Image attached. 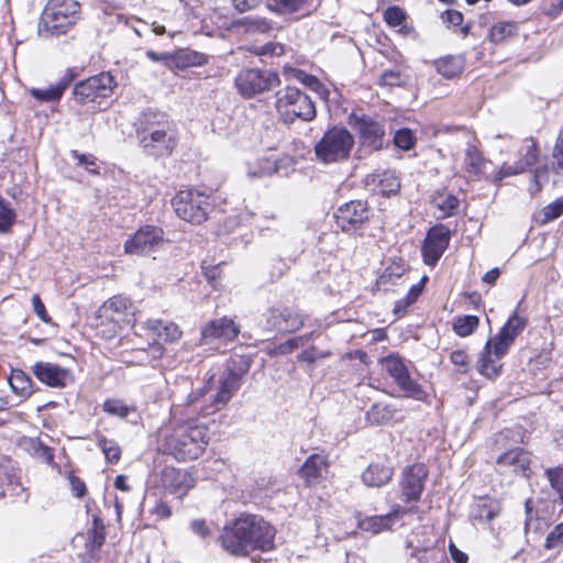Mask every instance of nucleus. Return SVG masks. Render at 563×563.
Here are the masks:
<instances>
[{
	"label": "nucleus",
	"mask_w": 563,
	"mask_h": 563,
	"mask_svg": "<svg viewBox=\"0 0 563 563\" xmlns=\"http://www.w3.org/2000/svg\"><path fill=\"white\" fill-rule=\"evenodd\" d=\"M16 213L10 203L0 196V233L10 232L15 222Z\"/></svg>",
	"instance_id": "37998d69"
},
{
	"label": "nucleus",
	"mask_w": 563,
	"mask_h": 563,
	"mask_svg": "<svg viewBox=\"0 0 563 563\" xmlns=\"http://www.w3.org/2000/svg\"><path fill=\"white\" fill-rule=\"evenodd\" d=\"M354 128L363 146H368L372 150H379L383 146L385 131L379 122L368 117H362L356 119Z\"/></svg>",
	"instance_id": "4be33fe9"
},
{
	"label": "nucleus",
	"mask_w": 563,
	"mask_h": 563,
	"mask_svg": "<svg viewBox=\"0 0 563 563\" xmlns=\"http://www.w3.org/2000/svg\"><path fill=\"white\" fill-rule=\"evenodd\" d=\"M552 157L553 164H556L559 169H563V129L559 132L556 143L552 152Z\"/></svg>",
	"instance_id": "0e129e2a"
},
{
	"label": "nucleus",
	"mask_w": 563,
	"mask_h": 563,
	"mask_svg": "<svg viewBox=\"0 0 563 563\" xmlns=\"http://www.w3.org/2000/svg\"><path fill=\"white\" fill-rule=\"evenodd\" d=\"M16 484H19V476L12 461L7 457H0V498L8 490L13 493Z\"/></svg>",
	"instance_id": "2f4dec72"
},
{
	"label": "nucleus",
	"mask_w": 563,
	"mask_h": 563,
	"mask_svg": "<svg viewBox=\"0 0 563 563\" xmlns=\"http://www.w3.org/2000/svg\"><path fill=\"white\" fill-rule=\"evenodd\" d=\"M335 219L338 225L343 231L357 229L361 224L369 219V209L367 207V202L362 200H352L344 203L338 209Z\"/></svg>",
	"instance_id": "dca6fc26"
},
{
	"label": "nucleus",
	"mask_w": 563,
	"mask_h": 563,
	"mask_svg": "<svg viewBox=\"0 0 563 563\" xmlns=\"http://www.w3.org/2000/svg\"><path fill=\"white\" fill-rule=\"evenodd\" d=\"M382 365L407 397L418 400L423 398V390L420 385L410 377L408 368L400 357L394 355L387 356L382 360Z\"/></svg>",
	"instance_id": "9b49d317"
},
{
	"label": "nucleus",
	"mask_w": 563,
	"mask_h": 563,
	"mask_svg": "<svg viewBox=\"0 0 563 563\" xmlns=\"http://www.w3.org/2000/svg\"><path fill=\"white\" fill-rule=\"evenodd\" d=\"M492 163L485 159L475 145L468 144L465 150L464 166L466 172L474 176L488 175V166Z\"/></svg>",
	"instance_id": "c85d7f7f"
},
{
	"label": "nucleus",
	"mask_w": 563,
	"mask_h": 563,
	"mask_svg": "<svg viewBox=\"0 0 563 563\" xmlns=\"http://www.w3.org/2000/svg\"><path fill=\"white\" fill-rule=\"evenodd\" d=\"M478 324V317L466 314L454 319L453 330L459 336L464 338L471 335L477 329Z\"/></svg>",
	"instance_id": "58836bf2"
},
{
	"label": "nucleus",
	"mask_w": 563,
	"mask_h": 563,
	"mask_svg": "<svg viewBox=\"0 0 563 563\" xmlns=\"http://www.w3.org/2000/svg\"><path fill=\"white\" fill-rule=\"evenodd\" d=\"M131 310L130 301L122 296H113L98 309L97 320L99 325L108 324L110 327L109 333L115 334L122 329L123 323H129V311Z\"/></svg>",
	"instance_id": "9d476101"
},
{
	"label": "nucleus",
	"mask_w": 563,
	"mask_h": 563,
	"mask_svg": "<svg viewBox=\"0 0 563 563\" xmlns=\"http://www.w3.org/2000/svg\"><path fill=\"white\" fill-rule=\"evenodd\" d=\"M409 510L396 506L389 514L384 516H371L360 522V527L364 531L374 534L391 529L399 519Z\"/></svg>",
	"instance_id": "393cba45"
},
{
	"label": "nucleus",
	"mask_w": 563,
	"mask_h": 563,
	"mask_svg": "<svg viewBox=\"0 0 563 563\" xmlns=\"http://www.w3.org/2000/svg\"><path fill=\"white\" fill-rule=\"evenodd\" d=\"M73 157L77 159L75 168H84L89 174L96 175L98 174V167L96 163V158L92 155L78 154L76 151H73Z\"/></svg>",
	"instance_id": "864d4df0"
},
{
	"label": "nucleus",
	"mask_w": 563,
	"mask_h": 563,
	"mask_svg": "<svg viewBox=\"0 0 563 563\" xmlns=\"http://www.w3.org/2000/svg\"><path fill=\"white\" fill-rule=\"evenodd\" d=\"M172 205L180 219L192 224L206 221L211 207L209 197L194 189L178 191Z\"/></svg>",
	"instance_id": "423d86ee"
},
{
	"label": "nucleus",
	"mask_w": 563,
	"mask_h": 563,
	"mask_svg": "<svg viewBox=\"0 0 563 563\" xmlns=\"http://www.w3.org/2000/svg\"><path fill=\"white\" fill-rule=\"evenodd\" d=\"M146 56L152 62H162L168 67H172V64L174 63V56L169 53H156L154 51L148 49L146 52Z\"/></svg>",
	"instance_id": "774afa93"
},
{
	"label": "nucleus",
	"mask_w": 563,
	"mask_h": 563,
	"mask_svg": "<svg viewBox=\"0 0 563 563\" xmlns=\"http://www.w3.org/2000/svg\"><path fill=\"white\" fill-rule=\"evenodd\" d=\"M147 329L163 342H175L180 339L181 331L174 322L162 320H148Z\"/></svg>",
	"instance_id": "7c9ffc66"
},
{
	"label": "nucleus",
	"mask_w": 563,
	"mask_h": 563,
	"mask_svg": "<svg viewBox=\"0 0 563 563\" xmlns=\"http://www.w3.org/2000/svg\"><path fill=\"white\" fill-rule=\"evenodd\" d=\"M353 145V135L345 128L334 126L316 144L314 154L323 164L341 163L349 158Z\"/></svg>",
	"instance_id": "39448f33"
},
{
	"label": "nucleus",
	"mask_w": 563,
	"mask_h": 563,
	"mask_svg": "<svg viewBox=\"0 0 563 563\" xmlns=\"http://www.w3.org/2000/svg\"><path fill=\"white\" fill-rule=\"evenodd\" d=\"M279 84V77L275 71L258 68L242 69L234 79L235 88L244 98L272 90Z\"/></svg>",
	"instance_id": "0eeeda50"
},
{
	"label": "nucleus",
	"mask_w": 563,
	"mask_h": 563,
	"mask_svg": "<svg viewBox=\"0 0 563 563\" xmlns=\"http://www.w3.org/2000/svg\"><path fill=\"white\" fill-rule=\"evenodd\" d=\"M252 360L246 356H238L231 360L228 365V373L236 376L242 382V377L250 371Z\"/></svg>",
	"instance_id": "de8ad7c7"
},
{
	"label": "nucleus",
	"mask_w": 563,
	"mask_h": 563,
	"mask_svg": "<svg viewBox=\"0 0 563 563\" xmlns=\"http://www.w3.org/2000/svg\"><path fill=\"white\" fill-rule=\"evenodd\" d=\"M34 374L37 379L51 387L64 386L68 376V372L66 369H62L51 363L35 364Z\"/></svg>",
	"instance_id": "a878e982"
},
{
	"label": "nucleus",
	"mask_w": 563,
	"mask_h": 563,
	"mask_svg": "<svg viewBox=\"0 0 563 563\" xmlns=\"http://www.w3.org/2000/svg\"><path fill=\"white\" fill-rule=\"evenodd\" d=\"M103 409L111 416L120 418L126 417L134 408L129 407L124 401L119 399H109L103 404Z\"/></svg>",
	"instance_id": "8fccbe9b"
},
{
	"label": "nucleus",
	"mask_w": 563,
	"mask_h": 563,
	"mask_svg": "<svg viewBox=\"0 0 563 563\" xmlns=\"http://www.w3.org/2000/svg\"><path fill=\"white\" fill-rule=\"evenodd\" d=\"M205 60L202 54L196 52L180 53L174 57V62L177 66L187 67L192 65H200Z\"/></svg>",
	"instance_id": "13d9d810"
},
{
	"label": "nucleus",
	"mask_w": 563,
	"mask_h": 563,
	"mask_svg": "<svg viewBox=\"0 0 563 563\" xmlns=\"http://www.w3.org/2000/svg\"><path fill=\"white\" fill-rule=\"evenodd\" d=\"M311 0H267V8L279 14L308 11Z\"/></svg>",
	"instance_id": "72a5a7b5"
},
{
	"label": "nucleus",
	"mask_w": 563,
	"mask_h": 563,
	"mask_svg": "<svg viewBox=\"0 0 563 563\" xmlns=\"http://www.w3.org/2000/svg\"><path fill=\"white\" fill-rule=\"evenodd\" d=\"M309 340V335H300L291 338L278 345H276L271 354L272 355H286L295 351L296 349L303 346Z\"/></svg>",
	"instance_id": "a18cd8bd"
},
{
	"label": "nucleus",
	"mask_w": 563,
	"mask_h": 563,
	"mask_svg": "<svg viewBox=\"0 0 563 563\" xmlns=\"http://www.w3.org/2000/svg\"><path fill=\"white\" fill-rule=\"evenodd\" d=\"M434 65L437 71L448 79L459 76L464 67L463 60L455 56L440 58L434 63Z\"/></svg>",
	"instance_id": "c9c22d12"
},
{
	"label": "nucleus",
	"mask_w": 563,
	"mask_h": 563,
	"mask_svg": "<svg viewBox=\"0 0 563 563\" xmlns=\"http://www.w3.org/2000/svg\"><path fill=\"white\" fill-rule=\"evenodd\" d=\"M209 384L206 383L202 387L192 390L186 398V405L191 407L195 406L208 391Z\"/></svg>",
	"instance_id": "69168bd1"
},
{
	"label": "nucleus",
	"mask_w": 563,
	"mask_h": 563,
	"mask_svg": "<svg viewBox=\"0 0 563 563\" xmlns=\"http://www.w3.org/2000/svg\"><path fill=\"white\" fill-rule=\"evenodd\" d=\"M188 529L203 542H207L213 536V523L202 518L190 520Z\"/></svg>",
	"instance_id": "79ce46f5"
},
{
	"label": "nucleus",
	"mask_w": 563,
	"mask_h": 563,
	"mask_svg": "<svg viewBox=\"0 0 563 563\" xmlns=\"http://www.w3.org/2000/svg\"><path fill=\"white\" fill-rule=\"evenodd\" d=\"M563 545V522L555 526L545 539L547 549H555Z\"/></svg>",
	"instance_id": "052dcab7"
},
{
	"label": "nucleus",
	"mask_w": 563,
	"mask_h": 563,
	"mask_svg": "<svg viewBox=\"0 0 563 563\" xmlns=\"http://www.w3.org/2000/svg\"><path fill=\"white\" fill-rule=\"evenodd\" d=\"M393 475V467L383 463H372L363 472L362 481L368 487H382L390 482Z\"/></svg>",
	"instance_id": "bb28decb"
},
{
	"label": "nucleus",
	"mask_w": 563,
	"mask_h": 563,
	"mask_svg": "<svg viewBox=\"0 0 563 563\" xmlns=\"http://www.w3.org/2000/svg\"><path fill=\"white\" fill-rule=\"evenodd\" d=\"M563 214V196L547 205L534 214V220L544 225Z\"/></svg>",
	"instance_id": "4c0bfd02"
},
{
	"label": "nucleus",
	"mask_w": 563,
	"mask_h": 563,
	"mask_svg": "<svg viewBox=\"0 0 563 563\" xmlns=\"http://www.w3.org/2000/svg\"><path fill=\"white\" fill-rule=\"evenodd\" d=\"M240 330L232 319L227 317L216 319L202 329L201 339L208 344L212 341L230 342L233 341Z\"/></svg>",
	"instance_id": "6ab92c4d"
},
{
	"label": "nucleus",
	"mask_w": 563,
	"mask_h": 563,
	"mask_svg": "<svg viewBox=\"0 0 563 563\" xmlns=\"http://www.w3.org/2000/svg\"><path fill=\"white\" fill-rule=\"evenodd\" d=\"M164 243V230L157 225L145 224L124 242V251L130 255L146 256L159 250Z\"/></svg>",
	"instance_id": "6e6552de"
},
{
	"label": "nucleus",
	"mask_w": 563,
	"mask_h": 563,
	"mask_svg": "<svg viewBox=\"0 0 563 563\" xmlns=\"http://www.w3.org/2000/svg\"><path fill=\"white\" fill-rule=\"evenodd\" d=\"M432 206L440 211L441 218L453 216L459 208L460 200L456 196L445 191H438L431 200Z\"/></svg>",
	"instance_id": "473e14b6"
},
{
	"label": "nucleus",
	"mask_w": 563,
	"mask_h": 563,
	"mask_svg": "<svg viewBox=\"0 0 563 563\" xmlns=\"http://www.w3.org/2000/svg\"><path fill=\"white\" fill-rule=\"evenodd\" d=\"M276 110L286 124L297 119L311 121L316 118V107L311 98L295 87H286L276 93Z\"/></svg>",
	"instance_id": "20e7f679"
},
{
	"label": "nucleus",
	"mask_w": 563,
	"mask_h": 563,
	"mask_svg": "<svg viewBox=\"0 0 563 563\" xmlns=\"http://www.w3.org/2000/svg\"><path fill=\"white\" fill-rule=\"evenodd\" d=\"M241 24L245 27L246 32L250 33H267L272 30V24L264 18H250L246 16L242 20Z\"/></svg>",
	"instance_id": "09e8293b"
},
{
	"label": "nucleus",
	"mask_w": 563,
	"mask_h": 563,
	"mask_svg": "<svg viewBox=\"0 0 563 563\" xmlns=\"http://www.w3.org/2000/svg\"><path fill=\"white\" fill-rule=\"evenodd\" d=\"M427 477L428 468L422 463L413 464L404 471L400 487L406 503H416L420 499Z\"/></svg>",
	"instance_id": "4468645a"
},
{
	"label": "nucleus",
	"mask_w": 563,
	"mask_h": 563,
	"mask_svg": "<svg viewBox=\"0 0 563 563\" xmlns=\"http://www.w3.org/2000/svg\"><path fill=\"white\" fill-rule=\"evenodd\" d=\"M409 77L397 70V69H388L385 70L380 76V84L387 87H402L408 84Z\"/></svg>",
	"instance_id": "49530a36"
},
{
	"label": "nucleus",
	"mask_w": 563,
	"mask_h": 563,
	"mask_svg": "<svg viewBox=\"0 0 563 563\" xmlns=\"http://www.w3.org/2000/svg\"><path fill=\"white\" fill-rule=\"evenodd\" d=\"M527 327V319L514 312L499 332L489 339L478 360L481 375L494 379L500 375L503 363L499 361L508 353L516 338Z\"/></svg>",
	"instance_id": "f03ea898"
},
{
	"label": "nucleus",
	"mask_w": 563,
	"mask_h": 563,
	"mask_svg": "<svg viewBox=\"0 0 563 563\" xmlns=\"http://www.w3.org/2000/svg\"><path fill=\"white\" fill-rule=\"evenodd\" d=\"M285 74L287 75L288 78H295L298 81L311 88H314L319 85V80L314 76L306 74L300 69L285 67Z\"/></svg>",
	"instance_id": "5fc2aeb1"
},
{
	"label": "nucleus",
	"mask_w": 563,
	"mask_h": 563,
	"mask_svg": "<svg viewBox=\"0 0 563 563\" xmlns=\"http://www.w3.org/2000/svg\"><path fill=\"white\" fill-rule=\"evenodd\" d=\"M242 382L236 376L227 373V375L220 379V386L217 395L213 398L211 406L201 408L203 415L213 413L225 406L232 398V396L240 389Z\"/></svg>",
	"instance_id": "b1692460"
},
{
	"label": "nucleus",
	"mask_w": 563,
	"mask_h": 563,
	"mask_svg": "<svg viewBox=\"0 0 563 563\" xmlns=\"http://www.w3.org/2000/svg\"><path fill=\"white\" fill-rule=\"evenodd\" d=\"M162 483L164 488L177 498L186 496L196 484L194 477L188 472L174 467H167L163 471Z\"/></svg>",
	"instance_id": "412c9836"
},
{
	"label": "nucleus",
	"mask_w": 563,
	"mask_h": 563,
	"mask_svg": "<svg viewBox=\"0 0 563 563\" xmlns=\"http://www.w3.org/2000/svg\"><path fill=\"white\" fill-rule=\"evenodd\" d=\"M137 140L146 155L158 158L173 153L178 143V132L176 128L154 131V133L140 136Z\"/></svg>",
	"instance_id": "ddd939ff"
},
{
	"label": "nucleus",
	"mask_w": 563,
	"mask_h": 563,
	"mask_svg": "<svg viewBox=\"0 0 563 563\" xmlns=\"http://www.w3.org/2000/svg\"><path fill=\"white\" fill-rule=\"evenodd\" d=\"M518 34V25L515 22H497L489 31L488 38L495 44L505 42Z\"/></svg>",
	"instance_id": "e433bc0d"
},
{
	"label": "nucleus",
	"mask_w": 563,
	"mask_h": 563,
	"mask_svg": "<svg viewBox=\"0 0 563 563\" xmlns=\"http://www.w3.org/2000/svg\"><path fill=\"white\" fill-rule=\"evenodd\" d=\"M521 158L514 164H504L497 172L495 180L500 181L505 177L523 173L538 161L537 150L533 143H526L520 148Z\"/></svg>",
	"instance_id": "5701e85b"
},
{
	"label": "nucleus",
	"mask_w": 563,
	"mask_h": 563,
	"mask_svg": "<svg viewBox=\"0 0 563 563\" xmlns=\"http://www.w3.org/2000/svg\"><path fill=\"white\" fill-rule=\"evenodd\" d=\"M92 522H93V529H92V541L95 545L101 547L104 542V526L101 521V519L96 515L92 514Z\"/></svg>",
	"instance_id": "680f3d73"
},
{
	"label": "nucleus",
	"mask_w": 563,
	"mask_h": 563,
	"mask_svg": "<svg viewBox=\"0 0 563 563\" xmlns=\"http://www.w3.org/2000/svg\"><path fill=\"white\" fill-rule=\"evenodd\" d=\"M400 188L398 178L391 173H385L379 180V190L383 195L396 194Z\"/></svg>",
	"instance_id": "4d7b16f0"
},
{
	"label": "nucleus",
	"mask_w": 563,
	"mask_h": 563,
	"mask_svg": "<svg viewBox=\"0 0 563 563\" xmlns=\"http://www.w3.org/2000/svg\"><path fill=\"white\" fill-rule=\"evenodd\" d=\"M277 172V167L269 159H262L257 163L256 166L249 168V176L252 178H262L265 176H271L272 174Z\"/></svg>",
	"instance_id": "3c124183"
},
{
	"label": "nucleus",
	"mask_w": 563,
	"mask_h": 563,
	"mask_svg": "<svg viewBox=\"0 0 563 563\" xmlns=\"http://www.w3.org/2000/svg\"><path fill=\"white\" fill-rule=\"evenodd\" d=\"M266 324L282 333H292L305 325L303 316L289 307L271 308L267 312Z\"/></svg>",
	"instance_id": "2eb2a0df"
},
{
	"label": "nucleus",
	"mask_w": 563,
	"mask_h": 563,
	"mask_svg": "<svg viewBox=\"0 0 563 563\" xmlns=\"http://www.w3.org/2000/svg\"><path fill=\"white\" fill-rule=\"evenodd\" d=\"M70 85V70L68 69L64 77L58 81V84L51 86L45 89L32 88L30 89V93L32 97L41 102H53L57 101L62 98L65 90Z\"/></svg>",
	"instance_id": "cd10ccee"
},
{
	"label": "nucleus",
	"mask_w": 563,
	"mask_h": 563,
	"mask_svg": "<svg viewBox=\"0 0 563 563\" xmlns=\"http://www.w3.org/2000/svg\"><path fill=\"white\" fill-rule=\"evenodd\" d=\"M450 241L449 231L444 227H433L427 233L422 245V256L427 265L433 266L446 250Z\"/></svg>",
	"instance_id": "f3484780"
},
{
	"label": "nucleus",
	"mask_w": 563,
	"mask_h": 563,
	"mask_svg": "<svg viewBox=\"0 0 563 563\" xmlns=\"http://www.w3.org/2000/svg\"><path fill=\"white\" fill-rule=\"evenodd\" d=\"M69 0H49L42 13L41 23L53 35L66 34L70 26Z\"/></svg>",
	"instance_id": "f8f14e48"
},
{
	"label": "nucleus",
	"mask_w": 563,
	"mask_h": 563,
	"mask_svg": "<svg viewBox=\"0 0 563 563\" xmlns=\"http://www.w3.org/2000/svg\"><path fill=\"white\" fill-rule=\"evenodd\" d=\"M208 442L209 435L205 426L181 424L166 435L164 448L176 460L186 461L199 457Z\"/></svg>",
	"instance_id": "7ed1b4c3"
},
{
	"label": "nucleus",
	"mask_w": 563,
	"mask_h": 563,
	"mask_svg": "<svg viewBox=\"0 0 563 563\" xmlns=\"http://www.w3.org/2000/svg\"><path fill=\"white\" fill-rule=\"evenodd\" d=\"M415 136L411 130L400 129L394 136V143L397 147L408 151L415 145Z\"/></svg>",
	"instance_id": "6e6d98bb"
},
{
	"label": "nucleus",
	"mask_w": 563,
	"mask_h": 563,
	"mask_svg": "<svg viewBox=\"0 0 563 563\" xmlns=\"http://www.w3.org/2000/svg\"><path fill=\"white\" fill-rule=\"evenodd\" d=\"M275 536V528L262 516L243 512L223 527L219 540L231 555L247 556L254 551H272Z\"/></svg>",
	"instance_id": "f257e3e1"
},
{
	"label": "nucleus",
	"mask_w": 563,
	"mask_h": 563,
	"mask_svg": "<svg viewBox=\"0 0 563 563\" xmlns=\"http://www.w3.org/2000/svg\"><path fill=\"white\" fill-rule=\"evenodd\" d=\"M257 55L280 56L284 54V46L279 43H266L256 48Z\"/></svg>",
	"instance_id": "e2e57ef3"
},
{
	"label": "nucleus",
	"mask_w": 563,
	"mask_h": 563,
	"mask_svg": "<svg viewBox=\"0 0 563 563\" xmlns=\"http://www.w3.org/2000/svg\"><path fill=\"white\" fill-rule=\"evenodd\" d=\"M406 19V14L402 9L397 5H393L386 9L384 12V20L390 26H399Z\"/></svg>",
	"instance_id": "bf43d9fd"
},
{
	"label": "nucleus",
	"mask_w": 563,
	"mask_h": 563,
	"mask_svg": "<svg viewBox=\"0 0 563 563\" xmlns=\"http://www.w3.org/2000/svg\"><path fill=\"white\" fill-rule=\"evenodd\" d=\"M545 475L551 487L563 499V467L547 468Z\"/></svg>",
	"instance_id": "603ef678"
},
{
	"label": "nucleus",
	"mask_w": 563,
	"mask_h": 563,
	"mask_svg": "<svg viewBox=\"0 0 563 563\" xmlns=\"http://www.w3.org/2000/svg\"><path fill=\"white\" fill-rule=\"evenodd\" d=\"M114 86L113 77L109 73H101L76 84L73 99L80 103H95L99 99L108 98Z\"/></svg>",
	"instance_id": "1a4fd4ad"
},
{
	"label": "nucleus",
	"mask_w": 563,
	"mask_h": 563,
	"mask_svg": "<svg viewBox=\"0 0 563 563\" xmlns=\"http://www.w3.org/2000/svg\"><path fill=\"white\" fill-rule=\"evenodd\" d=\"M32 305H33V308H34V312L36 313V316L44 322H49L51 318L48 317L47 312H46V309H45V306L44 303L42 302L41 298L38 295H33L32 296Z\"/></svg>",
	"instance_id": "338daca9"
},
{
	"label": "nucleus",
	"mask_w": 563,
	"mask_h": 563,
	"mask_svg": "<svg viewBox=\"0 0 563 563\" xmlns=\"http://www.w3.org/2000/svg\"><path fill=\"white\" fill-rule=\"evenodd\" d=\"M327 468L328 461L325 456L321 454H312L306 460L299 471V474L308 484H311L322 477L323 473L327 472Z\"/></svg>",
	"instance_id": "c756f323"
},
{
	"label": "nucleus",
	"mask_w": 563,
	"mask_h": 563,
	"mask_svg": "<svg viewBox=\"0 0 563 563\" xmlns=\"http://www.w3.org/2000/svg\"><path fill=\"white\" fill-rule=\"evenodd\" d=\"M97 443L103 452L106 460L110 463H117L121 459L122 450L114 440L99 435Z\"/></svg>",
	"instance_id": "ea45409f"
},
{
	"label": "nucleus",
	"mask_w": 563,
	"mask_h": 563,
	"mask_svg": "<svg viewBox=\"0 0 563 563\" xmlns=\"http://www.w3.org/2000/svg\"><path fill=\"white\" fill-rule=\"evenodd\" d=\"M496 464L500 467H509L515 474L529 478L532 474V454L523 448H514L500 454Z\"/></svg>",
	"instance_id": "a211bd4d"
},
{
	"label": "nucleus",
	"mask_w": 563,
	"mask_h": 563,
	"mask_svg": "<svg viewBox=\"0 0 563 563\" xmlns=\"http://www.w3.org/2000/svg\"><path fill=\"white\" fill-rule=\"evenodd\" d=\"M393 418V410L387 405L374 404L366 412V420L372 424H383Z\"/></svg>",
	"instance_id": "a19ab883"
},
{
	"label": "nucleus",
	"mask_w": 563,
	"mask_h": 563,
	"mask_svg": "<svg viewBox=\"0 0 563 563\" xmlns=\"http://www.w3.org/2000/svg\"><path fill=\"white\" fill-rule=\"evenodd\" d=\"M135 125L137 139H140V136H147L148 134L154 133V131L176 128L175 123L169 120L166 113L153 109L143 111Z\"/></svg>",
	"instance_id": "aec40b11"
},
{
	"label": "nucleus",
	"mask_w": 563,
	"mask_h": 563,
	"mask_svg": "<svg viewBox=\"0 0 563 563\" xmlns=\"http://www.w3.org/2000/svg\"><path fill=\"white\" fill-rule=\"evenodd\" d=\"M26 450H29L36 457L42 459L47 464L53 462V454L51 449L44 444L40 439L30 438L24 441Z\"/></svg>",
	"instance_id": "c03bdc74"
},
{
	"label": "nucleus",
	"mask_w": 563,
	"mask_h": 563,
	"mask_svg": "<svg viewBox=\"0 0 563 563\" xmlns=\"http://www.w3.org/2000/svg\"><path fill=\"white\" fill-rule=\"evenodd\" d=\"M9 384L13 393L21 399L32 395V380L21 369H13L9 378Z\"/></svg>",
	"instance_id": "f704fd0d"
}]
</instances>
